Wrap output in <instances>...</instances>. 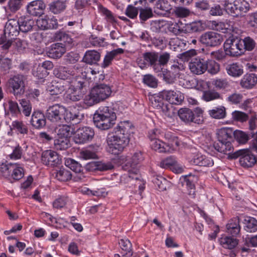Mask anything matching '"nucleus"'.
I'll list each match as a JSON object with an SVG mask.
<instances>
[{
    "label": "nucleus",
    "instance_id": "f257e3e1",
    "mask_svg": "<svg viewBox=\"0 0 257 257\" xmlns=\"http://www.w3.org/2000/svg\"><path fill=\"white\" fill-rule=\"evenodd\" d=\"M133 126L129 121L120 122L115 128L114 134H108L106 138V151L115 156L120 154L130 141V131Z\"/></svg>",
    "mask_w": 257,
    "mask_h": 257
},
{
    "label": "nucleus",
    "instance_id": "f03ea898",
    "mask_svg": "<svg viewBox=\"0 0 257 257\" xmlns=\"http://www.w3.org/2000/svg\"><path fill=\"white\" fill-rule=\"evenodd\" d=\"M116 116L114 110L108 106H100L93 115L94 125L101 130H108L115 123Z\"/></svg>",
    "mask_w": 257,
    "mask_h": 257
},
{
    "label": "nucleus",
    "instance_id": "7ed1b4c3",
    "mask_svg": "<svg viewBox=\"0 0 257 257\" xmlns=\"http://www.w3.org/2000/svg\"><path fill=\"white\" fill-rule=\"evenodd\" d=\"M217 142L213 143V147L217 152L226 154L233 150L234 130L231 127H223L217 132Z\"/></svg>",
    "mask_w": 257,
    "mask_h": 257
},
{
    "label": "nucleus",
    "instance_id": "20e7f679",
    "mask_svg": "<svg viewBox=\"0 0 257 257\" xmlns=\"http://www.w3.org/2000/svg\"><path fill=\"white\" fill-rule=\"evenodd\" d=\"M111 92L109 85L96 84L91 89L90 93L85 96L84 102L88 106H92L109 97Z\"/></svg>",
    "mask_w": 257,
    "mask_h": 257
},
{
    "label": "nucleus",
    "instance_id": "39448f33",
    "mask_svg": "<svg viewBox=\"0 0 257 257\" xmlns=\"http://www.w3.org/2000/svg\"><path fill=\"white\" fill-rule=\"evenodd\" d=\"M253 152H257L252 149V144L251 149L239 150L233 153H228V158L236 159L239 158V162L242 167L247 168L252 167L256 163V157Z\"/></svg>",
    "mask_w": 257,
    "mask_h": 257
},
{
    "label": "nucleus",
    "instance_id": "423d86ee",
    "mask_svg": "<svg viewBox=\"0 0 257 257\" xmlns=\"http://www.w3.org/2000/svg\"><path fill=\"white\" fill-rule=\"evenodd\" d=\"M203 110L197 107L193 110L188 108H181L178 110V116L186 123L191 122L200 124L204 122Z\"/></svg>",
    "mask_w": 257,
    "mask_h": 257
},
{
    "label": "nucleus",
    "instance_id": "0eeeda50",
    "mask_svg": "<svg viewBox=\"0 0 257 257\" xmlns=\"http://www.w3.org/2000/svg\"><path fill=\"white\" fill-rule=\"evenodd\" d=\"M89 87L88 80L86 78L78 77L69 88L70 93L67 97L72 101H78L83 97Z\"/></svg>",
    "mask_w": 257,
    "mask_h": 257
},
{
    "label": "nucleus",
    "instance_id": "6e6552de",
    "mask_svg": "<svg viewBox=\"0 0 257 257\" xmlns=\"http://www.w3.org/2000/svg\"><path fill=\"white\" fill-rule=\"evenodd\" d=\"M26 77L22 74H17L11 76L6 83V86L16 97H21L25 92Z\"/></svg>",
    "mask_w": 257,
    "mask_h": 257
},
{
    "label": "nucleus",
    "instance_id": "1a4fd4ad",
    "mask_svg": "<svg viewBox=\"0 0 257 257\" xmlns=\"http://www.w3.org/2000/svg\"><path fill=\"white\" fill-rule=\"evenodd\" d=\"M225 54L230 56H239L243 54L241 38L232 35L223 44Z\"/></svg>",
    "mask_w": 257,
    "mask_h": 257
},
{
    "label": "nucleus",
    "instance_id": "9d476101",
    "mask_svg": "<svg viewBox=\"0 0 257 257\" xmlns=\"http://www.w3.org/2000/svg\"><path fill=\"white\" fill-rule=\"evenodd\" d=\"M65 111V107L55 104L48 107L46 112V117L51 122L60 125L64 122Z\"/></svg>",
    "mask_w": 257,
    "mask_h": 257
},
{
    "label": "nucleus",
    "instance_id": "9b49d317",
    "mask_svg": "<svg viewBox=\"0 0 257 257\" xmlns=\"http://www.w3.org/2000/svg\"><path fill=\"white\" fill-rule=\"evenodd\" d=\"M223 40V36L214 31H207L202 34L199 38V42L208 47L219 46Z\"/></svg>",
    "mask_w": 257,
    "mask_h": 257
},
{
    "label": "nucleus",
    "instance_id": "f8f14e48",
    "mask_svg": "<svg viewBox=\"0 0 257 257\" xmlns=\"http://www.w3.org/2000/svg\"><path fill=\"white\" fill-rule=\"evenodd\" d=\"M225 5L226 11L235 17L246 13L249 9V4L245 0H234L233 3H225Z\"/></svg>",
    "mask_w": 257,
    "mask_h": 257
},
{
    "label": "nucleus",
    "instance_id": "ddd939ff",
    "mask_svg": "<svg viewBox=\"0 0 257 257\" xmlns=\"http://www.w3.org/2000/svg\"><path fill=\"white\" fill-rule=\"evenodd\" d=\"M185 20H178V36L182 33H193L200 32L204 30L203 24L201 21H195L190 23H186Z\"/></svg>",
    "mask_w": 257,
    "mask_h": 257
},
{
    "label": "nucleus",
    "instance_id": "4468645a",
    "mask_svg": "<svg viewBox=\"0 0 257 257\" xmlns=\"http://www.w3.org/2000/svg\"><path fill=\"white\" fill-rule=\"evenodd\" d=\"M94 135V130L90 127H79L74 135L73 140L77 144H86L92 140Z\"/></svg>",
    "mask_w": 257,
    "mask_h": 257
},
{
    "label": "nucleus",
    "instance_id": "2eb2a0df",
    "mask_svg": "<svg viewBox=\"0 0 257 257\" xmlns=\"http://www.w3.org/2000/svg\"><path fill=\"white\" fill-rule=\"evenodd\" d=\"M163 94L165 96V99L169 102L166 105L168 116L170 117H175L177 116L176 92L172 90H163Z\"/></svg>",
    "mask_w": 257,
    "mask_h": 257
},
{
    "label": "nucleus",
    "instance_id": "dca6fc26",
    "mask_svg": "<svg viewBox=\"0 0 257 257\" xmlns=\"http://www.w3.org/2000/svg\"><path fill=\"white\" fill-rule=\"evenodd\" d=\"M41 161L46 166L54 167L60 165L62 160L56 152L48 150L42 152Z\"/></svg>",
    "mask_w": 257,
    "mask_h": 257
},
{
    "label": "nucleus",
    "instance_id": "f3484780",
    "mask_svg": "<svg viewBox=\"0 0 257 257\" xmlns=\"http://www.w3.org/2000/svg\"><path fill=\"white\" fill-rule=\"evenodd\" d=\"M155 12L158 14H171L177 17V7L173 8L167 0H158L155 4Z\"/></svg>",
    "mask_w": 257,
    "mask_h": 257
},
{
    "label": "nucleus",
    "instance_id": "a211bd4d",
    "mask_svg": "<svg viewBox=\"0 0 257 257\" xmlns=\"http://www.w3.org/2000/svg\"><path fill=\"white\" fill-rule=\"evenodd\" d=\"M20 32V27L17 19L9 20L5 26L4 34L6 37L14 40L18 36Z\"/></svg>",
    "mask_w": 257,
    "mask_h": 257
},
{
    "label": "nucleus",
    "instance_id": "6ab92c4d",
    "mask_svg": "<svg viewBox=\"0 0 257 257\" xmlns=\"http://www.w3.org/2000/svg\"><path fill=\"white\" fill-rule=\"evenodd\" d=\"M114 168L112 163L109 161H92L87 163L85 169L88 171H106L110 170Z\"/></svg>",
    "mask_w": 257,
    "mask_h": 257
},
{
    "label": "nucleus",
    "instance_id": "aec40b11",
    "mask_svg": "<svg viewBox=\"0 0 257 257\" xmlns=\"http://www.w3.org/2000/svg\"><path fill=\"white\" fill-rule=\"evenodd\" d=\"M46 5L42 0L34 1L30 3L27 7L28 13L33 16L40 17L44 14Z\"/></svg>",
    "mask_w": 257,
    "mask_h": 257
},
{
    "label": "nucleus",
    "instance_id": "412c9836",
    "mask_svg": "<svg viewBox=\"0 0 257 257\" xmlns=\"http://www.w3.org/2000/svg\"><path fill=\"white\" fill-rule=\"evenodd\" d=\"M241 227L240 220L238 217L230 219L226 225V232L232 237H238L240 234Z\"/></svg>",
    "mask_w": 257,
    "mask_h": 257
},
{
    "label": "nucleus",
    "instance_id": "4be33fe9",
    "mask_svg": "<svg viewBox=\"0 0 257 257\" xmlns=\"http://www.w3.org/2000/svg\"><path fill=\"white\" fill-rule=\"evenodd\" d=\"M194 179L195 176L191 173L183 175L179 179V184L183 187L187 189L189 195L195 194V186L194 183Z\"/></svg>",
    "mask_w": 257,
    "mask_h": 257
},
{
    "label": "nucleus",
    "instance_id": "5701e85b",
    "mask_svg": "<svg viewBox=\"0 0 257 257\" xmlns=\"http://www.w3.org/2000/svg\"><path fill=\"white\" fill-rule=\"evenodd\" d=\"M206 60L201 57L192 59L189 63L191 71L194 74L199 75L205 72Z\"/></svg>",
    "mask_w": 257,
    "mask_h": 257
},
{
    "label": "nucleus",
    "instance_id": "b1692460",
    "mask_svg": "<svg viewBox=\"0 0 257 257\" xmlns=\"http://www.w3.org/2000/svg\"><path fill=\"white\" fill-rule=\"evenodd\" d=\"M46 115L40 110L34 111L30 120L31 124L36 129H41L46 124Z\"/></svg>",
    "mask_w": 257,
    "mask_h": 257
},
{
    "label": "nucleus",
    "instance_id": "393cba45",
    "mask_svg": "<svg viewBox=\"0 0 257 257\" xmlns=\"http://www.w3.org/2000/svg\"><path fill=\"white\" fill-rule=\"evenodd\" d=\"M65 52V45L62 43H56L50 46L47 54L50 58L57 59L61 58Z\"/></svg>",
    "mask_w": 257,
    "mask_h": 257
},
{
    "label": "nucleus",
    "instance_id": "a878e982",
    "mask_svg": "<svg viewBox=\"0 0 257 257\" xmlns=\"http://www.w3.org/2000/svg\"><path fill=\"white\" fill-rule=\"evenodd\" d=\"M53 74L57 78L62 80H68L69 82L75 75L71 69L65 66H59L55 68L53 70Z\"/></svg>",
    "mask_w": 257,
    "mask_h": 257
},
{
    "label": "nucleus",
    "instance_id": "bb28decb",
    "mask_svg": "<svg viewBox=\"0 0 257 257\" xmlns=\"http://www.w3.org/2000/svg\"><path fill=\"white\" fill-rule=\"evenodd\" d=\"M39 27L43 30L56 29L58 24L57 20L54 17H50L46 16L37 22Z\"/></svg>",
    "mask_w": 257,
    "mask_h": 257
},
{
    "label": "nucleus",
    "instance_id": "cd10ccee",
    "mask_svg": "<svg viewBox=\"0 0 257 257\" xmlns=\"http://www.w3.org/2000/svg\"><path fill=\"white\" fill-rule=\"evenodd\" d=\"M65 119L64 122L65 121L67 123H71L72 124H77L79 123L80 120L83 117V115L81 114L78 110L71 109L68 110L66 108V111L64 114Z\"/></svg>",
    "mask_w": 257,
    "mask_h": 257
},
{
    "label": "nucleus",
    "instance_id": "c85d7f7f",
    "mask_svg": "<svg viewBox=\"0 0 257 257\" xmlns=\"http://www.w3.org/2000/svg\"><path fill=\"white\" fill-rule=\"evenodd\" d=\"M152 148L159 153H172L175 152V148L172 144H167L160 140L152 142Z\"/></svg>",
    "mask_w": 257,
    "mask_h": 257
},
{
    "label": "nucleus",
    "instance_id": "c756f323",
    "mask_svg": "<svg viewBox=\"0 0 257 257\" xmlns=\"http://www.w3.org/2000/svg\"><path fill=\"white\" fill-rule=\"evenodd\" d=\"M143 58L146 63L152 67L156 72H158V59L159 53L156 52H147L143 53Z\"/></svg>",
    "mask_w": 257,
    "mask_h": 257
},
{
    "label": "nucleus",
    "instance_id": "7c9ffc66",
    "mask_svg": "<svg viewBox=\"0 0 257 257\" xmlns=\"http://www.w3.org/2000/svg\"><path fill=\"white\" fill-rule=\"evenodd\" d=\"M226 70L229 75L233 77H238L243 74V66L239 63H232L226 65Z\"/></svg>",
    "mask_w": 257,
    "mask_h": 257
},
{
    "label": "nucleus",
    "instance_id": "2f4dec72",
    "mask_svg": "<svg viewBox=\"0 0 257 257\" xmlns=\"http://www.w3.org/2000/svg\"><path fill=\"white\" fill-rule=\"evenodd\" d=\"M257 83V75L254 73H246L241 79L240 84L243 88H252Z\"/></svg>",
    "mask_w": 257,
    "mask_h": 257
},
{
    "label": "nucleus",
    "instance_id": "473e14b6",
    "mask_svg": "<svg viewBox=\"0 0 257 257\" xmlns=\"http://www.w3.org/2000/svg\"><path fill=\"white\" fill-rule=\"evenodd\" d=\"M20 31L27 33L30 31L34 25V21L28 16H22L17 20Z\"/></svg>",
    "mask_w": 257,
    "mask_h": 257
},
{
    "label": "nucleus",
    "instance_id": "72a5a7b5",
    "mask_svg": "<svg viewBox=\"0 0 257 257\" xmlns=\"http://www.w3.org/2000/svg\"><path fill=\"white\" fill-rule=\"evenodd\" d=\"M100 59V54L95 50L87 51L83 58L82 61L88 64H96Z\"/></svg>",
    "mask_w": 257,
    "mask_h": 257
},
{
    "label": "nucleus",
    "instance_id": "f704fd0d",
    "mask_svg": "<svg viewBox=\"0 0 257 257\" xmlns=\"http://www.w3.org/2000/svg\"><path fill=\"white\" fill-rule=\"evenodd\" d=\"M178 83L184 88L189 89L196 86V80L188 76H184L183 74L178 73Z\"/></svg>",
    "mask_w": 257,
    "mask_h": 257
},
{
    "label": "nucleus",
    "instance_id": "c9c22d12",
    "mask_svg": "<svg viewBox=\"0 0 257 257\" xmlns=\"http://www.w3.org/2000/svg\"><path fill=\"white\" fill-rule=\"evenodd\" d=\"M256 118L254 116H252L249 120V130L252 141V149L257 152V124L256 123Z\"/></svg>",
    "mask_w": 257,
    "mask_h": 257
},
{
    "label": "nucleus",
    "instance_id": "e433bc0d",
    "mask_svg": "<svg viewBox=\"0 0 257 257\" xmlns=\"http://www.w3.org/2000/svg\"><path fill=\"white\" fill-rule=\"evenodd\" d=\"M119 245L121 249V253L122 256L131 257L133 251L130 241L126 238L121 239L119 241Z\"/></svg>",
    "mask_w": 257,
    "mask_h": 257
},
{
    "label": "nucleus",
    "instance_id": "4c0bfd02",
    "mask_svg": "<svg viewBox=\"0 0 257 257\" xmlns=\"http://www.w3.org/2000/svg\"><path fill=\"white\" fill-rule=\"evenodd\" d=\"M49 11L54 14H58L63 12L66 8V1L57 0L49 4Z\"/></svg>",
    "mask_w": 257,
    "mask_h": 257
},
{
    "label": "nucleus",
    "instance_id": "58836bf2",
    "mask_svg": "<svg viewBox=\"0 0 257 257\" xmlns=\"http://www.w3.org/2000/svg\"><path fill=\"white\" fill-rule=\"evenodd\" d=\"M14 166L12 174H10V178H8L11 182H12L11 181L12 179L15 181H19L24 176L23 165L18 163H15Z\"/></svg>",
    "mask_w": 257,
    "mask_h": 257
},
{
    "label": "nucleus",
    "instance_id": "ea45409f",
    "mask_svg": "<svg viewBox=\"0 0 257 257\" xmlns=\"http://www.w3.org/2000/svg\"><path fill=\"white\" fill-rule=\"evenodd\" d=\"M219 241L223 247L229 249L234 248L238 244V239L232 236L222 237L220 238Z\"/></svg>",
    "mask_w": 257,
    "mask_h": 257
},
{
    "label": "nucleus",
    "instance_id": "a19ab883",
    "mask_svg": "<svg viewBox=\"0 0 257 257\" xmlns=\"http://www.w3.org/2000/svg\"><path fill=\"white\" fill-rule=\"evenodd\" d=\"M193 163L195 165L203 167H211L214 164L211 158L200 155L195 156L193 159Z\"/></svg>",
    "mask_w": 257,
    "mask_h": 257
},
{
    "label": "nucleus",
    "instance_id": "79ce46f5",
    "mask_svg": "<svg viewBox=\"0 0 257 257\" xmlns=\"http://www.w3.org/2000/svg\"><path fill=\"white\" fill-rule=\"evenodd\" d=\"M244 229L247 232H254L257 231V220L254 218L246 216L243 221Z\"/></svg>",
    "mask_w": 257,
    "mask_h": 257
},
{
    "label": "nucleus",
    "instance_id": "37998d69",
    "mask_svg": "<svg viewBox=\"0 0 257 257\" xmlns=\"http://www.w3.org/2000/svg\"><path fill=\"white\" fill-rule=\"evenodd\" d=\"M209 116L215 119L224 118L226 116V109L223 106L215 107L208 111Z\"/></svg>",
    "mask_w": 257,
    "mask_h": 257
},
{
    "label": "nucleus",
    "instance_id": "c03bdc74",
    "mask_svg": "<svg viewBox=\"0 0 257 257\" xmlns=\"http://www.w3.org/2000/svg\"><path fill=\"white\" fill-rule=\"evenodd\" d=\"M55 178L61 182H66L70 180L72 178L71 171L68 169L61 168L55 172Z\"/></svg>",
    "mask_w": 257,
    "mask_h": 257
},
{
    "label": "nucleus",
    "instance_id": "a18cd8bd",
    "mask_svg": "<svg viewBox=\"0 0 257 257\" xmlns=\"http://www.w3.org/2000/svg\"><path fill=\"white\" fill-rule=\"evenodd\" d=\"M241 43L242 44L243 52L245 51H252L254 49H257V44L255 40L249 36L245 37L243 39L241 38Z\"/></svg>",
    "mask_w": 257,
    "mask_h": 257
},
{
    "label": "nucleus",
    "instance_id": "49530a36",
    "mask_svg": "<svg viewBox=\"0 0 257 257\" xmlns=\"http://www.w3.org/2000/svg\"><path fill=\"white\" fill-rule=\"evenodd\" d=\"M11 130L15 131L18 134L21 135H27L28 133V128L26 124L23 122L19 120H15L12 122L11 125Z\"/></svg>",
    "mask_w": 257,
    "mask_h": 257
},
{
    "label": "nucleus",
    "instance_id": "de8ad7c7",
    "mask_svg": "<svg viewBox=\"0 0 257 257\" xmlns=\"http://www.w3.org/2000/svg\"><path fill=\"white\" fill-rule=\"evenodd\" d=\"M47 91L52 95H58L62 93L65 90L64 87L60 82H51L47 87Z\"/></svg>",
    "mask_w": 257,
    "mask_h": 257
},
{
    "label": "nucleus",
    "instance_id": "09e8293b",
    "mask_svg": "<svg viewBox=\"0 0 257 257\" xmlns=\"http://www.w3.org/2000/svg\"><path fill=\"white\" fill-rule=\"evenodd\" d=\"M54 146L57 150H65L70 147V141L67 137H59L54 140Z\"/></svg>",
    "mask_w": 257,
    "mask_h": 257
},
{
    "label": "nucleus",
    "instance_id": "8fccbe9b",
    "mask_svg": "<svg viewBox=\"0 0 257 257\" xmlns=\"http://www.w3.org/2000/svg\"><path fill=\"white\" fill-rule=\"evenodd\" d=\"M15 163H9L6 161L5 163L0 164V172L2 175L6 178H10V174H12L13 168L15 167Z\"/></svg>",
    "mask_w": 257,
    "mask_h": 257
},
{
    "label": "nucleus",
    "instance_id": "3c124183",
    "mask_svg": "<svg viewBox=\"0 0 257 257\" xmlns=\"http://www.w3.org/2000/svg\"><path fill=\"white\" fill-rule=\"evenodd\" d=\"M152 182L156 184L161 191L166 189L167 185L168 183L167 180L160 175L153 176Z\"/></svg>",
    "mask_w": 257,
    "mask_h": 257
},
{
    "label": "nucleus",
    "instance_id": "603ef678",
    "mask_svg": "<svg viewBox=\"0 0 257 257\" xmlns=\"http://www.w3.org/2000/svg\"><path fill=\"white\" fill-rule=\"evenodd\" d=\"M220 69L219 64L213 60H206L205 63V71L212 74L217 73Z\"/></svg>",
    "mask_w": 257,
    "mask_h": 257
},
{
    "label": "nucleus",
    "instance_id": "864d4df0",
    "mask_svg": "<svg viewBox=\"0 0 257 257\" xmlns=\"http://www.w3.org/2000/svg\"><path fill=\"white\" fill-rule=\"evenodd\" d=\"M32 74L37 79L44 81V78L48 76L49 73L44 68L38 65V67L33 68Z\"/></svg>",
    "mask_w": 257,
    "mask_h": 257
},
{
    "label": "nucleus",
    "instance_id": "5fc2aeb1",
    "mask_svg": "<svg viewBox=\"0 0 257 257\" xmlns=\"http://www.w3.org/2000/svg\"><path fill=\"white\" fill-rule=\"evenodd\" d=\"M233 138L239 144H245L250 138V135L239 131H234Z\"/></svg>",
    "mask_w": 257,
    "mask_h": 257
},
{
    "label": "nucleus",
    "instance_id": "6e6d98bb",
    "mask_svg": "<svg viewBox=\"0 0 257 257\" xmlns=\"http://www.w3.org/2000/svg\"><path fill=\"white\" fill-rule=\"evenodd\" d=\"M65 165L70 169L76 173H80L83 171V168L80 164L72 159H69L65 162Z\"/></svg>",
    "mask_w": 257,
    "mask_h": 257
},
{
    "label": "nucleus",
    "instance_id": "4d7b16f0",
    "mask_svg": "<svg viewBox=\"0 0 257 257\" xmlns=\"http://www.w3.org/2000/svg\"><path fill=\"white\" fill-rule=\"evenodd\" d=\"M196 55V51L195 49H190L185 51L178 55V58L180 61L184 62L189 61L190 59Z\"/></svg>",
    "mask_w": 257,
    "mask_h": 257
},
{
    "label": "nucleus",
    "instance_id": "13d9d810",
    "mask_svg": "<svg viewBox=\"0 0 257 257\" xmlns=\"http://www.w3.org/2000/svg\"><path fill=\"white\" fill-rule=\"evenodd\" d=\"M176 163V157L174 156H171L167 158L164 160L162 161L160 164L161 166L163 168L166 167H173V171L177 174V168H176L175 165Z\"/></svg>",
    "mask_w": 257,
    "mask_h": 257
},
{
    "label": "nucleus",
    "instance_id": "bf43d9fd",
    "mask_svg": "<svg viewBox=\"0 0 257 257\" xmlns=\"http://www.w3.org/2000/svg\"><path fill=\"white\" fill-rule=\"evenodd\" d=\"M202 98L206 101H210L220 98V95L214 90H208L203 91Z\"/></svg>",
    "mask_w": 257,
    "mask_h": 257
},
{
    "label": "nucleus",
    "instance_id": "052dcab7",
    "mask_svg": "<svg viewBox=\"0 0 257 257\" xmlns=\"http://www.w3.org/2000/svg\"><path fill=\"white\" fill-rule=\"evenodd\" d=\"M143 82L152 88H156L158 86L157 79L151 74H146L144 75Z\"/></svg>",
    "mask_w": 257,
    "mask_h": 257
},
{
    "label": "nucleus",
    "instance_id": "680f3d73",
    "mask_svg": "<svg viewBox=\"0 0 257 257\" xmlns=\"http://www.w3.org/2000/svg\"><path fill=\"white\" fill-rule=\"evenodd\" d=\"M163 136V133L160 129L154 128L148 131L147 137L152 142L160 140Z\"/></svg>",
    "mask_w": 257,
    "mask_h": 257
},
{
    "label": "nucleus",
    "instance_id": "e2e57ef3",
    "mask_svg": "<svg viewBox=\"0 0 257 257\" xmlns=\"http://www.w3.org/2000/svg\"><path fill=\"white\" fill-rule=\"evenodd\" d=\"M139 17L142 23H144L153 16L152 10L150 8H145L140 11Z\"/></svg>",
    "mask_w": 257,
    "mask_h": 257
},
{
    "label": "nucleus",
    "instance_id": "0e129e2a",
    "mask_svg": "<svg viewBox=\"0 0 257 257\" xmlns=\"http://www.w3.org/2000/svg\"><path fill=\"white\" fill-rule=\"evenodd\" d=\"M243 98L242 94L233 93L227 97L226 100L231 104L237 105L242 101Z\"/></svg>",
    "mask_w": 257,
    "mask_h": 257
},
{
    "label": "nucleus",
    "instance_id": "69168bd1",
    "mask_svg": "<svg viewBox=\"0 0 257 257\" xmlns=\"http://www.w3.org/2000/svg\"><path fill=\"white\" fill-rule=\"evenodd\" d=\"M79 54L74 52H70L66 54L63 60L66 64H74L79 60Z\"/></svg>",
    "mask_w": 257,
    "mask_h": 257
},
{
    "label": "nucleus",
    "instance_id": "338daca9",
    "mask_svg": "<svg viewBox=\"0 0 257 257\" xmlns=\"http://www.w3.org/2000/svg\"><path fill=\"white\" fill-rule=\"evenodd\" d=\"M20 104L23 114L26 116H29L32 111V105L30 102L29 100L23 99L21 100Z\"/></svg>",
    "mask_w": 257,
    "mask_h": 257
},
{
    "label": "nucleus",
    "instance_id": "774afa93",
    "mask_svg": "<svg viewBox=\"0 0 257 257\" xmlns=\"http://www.w3.org/2000/svg\"><path fill=\"white\" fill-rule=\"evenodd\" d=\"M23 0H9L8 7L11 12L15 13L19 10L22 5Z\"/></svg>",
    "mask_w": 257,
    "mask_h": 257
}]
</instances>
